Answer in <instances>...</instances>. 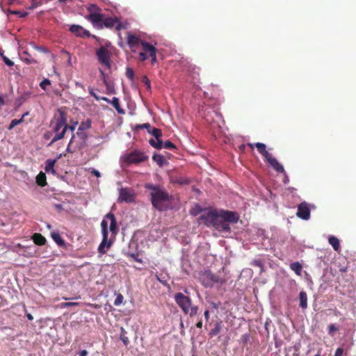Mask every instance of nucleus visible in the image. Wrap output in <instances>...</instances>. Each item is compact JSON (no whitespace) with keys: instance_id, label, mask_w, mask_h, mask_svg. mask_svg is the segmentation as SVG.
I'll list each match as a JSON object with an SVG mask.
<instances>
[{"instance_id":"nucleus-4","label":"nucleus","mask_w":356,"mask_h":356,"mask_svg":"<svg viewBox=\"0 0 356 356\" xmlns=\"http://www.w3.org/2000/svg\"><path fill=\"white\" fill-rule=\"evenodd\" d=\"M248 145L253 149L254 147L257 151L264 157L267 163L277 172H284V169L277 160L274 158L271 154L266 150V145L261 143H248Z\"/></svg>"},{"instance_id":"nucleus-17","label":"nucleus","mask_w":356,"mask_h":356,"mask_svg":"<svg viewBox=\"0 0 356 356\" xmlns=\"http://www.w3.org/2000/svg\"><path fill=\"white\" fill-rule=\"evenodd\" d=\"M108 220H110L109 230L111 232L112 235H113V236H115V235L118 234V228L117 225L116 218L114 214L112 213H107L102 220H106L108 222Z\"/></svg>"},{"instance_id":"nucleus-27","label":"nucleus","mask_w":356,"mask_h":356,"mask_svg":"<svg viewBox=\"0 0 356 356\" xmlns=\"http://www.w3.org/2000/svg\"><path fill=\"white\" fill-rule=\"evenodd\" d=\"M21 59L23 62L29 65L38 63V61L35 59L32 58L31 56L26 51H24L21 56Z\"/></svg>"},{"instance_id":"nucleus-40","label":"nucleus","mask_w":356,"mask_h":356,"mask_svg":"<svg viewBox=\"0 0 356 356\" xmlns=\"http://www.w3.org/2000/svg\"><path fill=\"white\" fill-rule=\"evenodd\" d=\"M142 82L145 85L148 90L151 89L150 80L147 78V76L145 75L142 77Z\"/></svg>"},{"instance_id":"nucleus-11","label":"nucleus","mask_w":356,"mask_h":356,"mask_svg":"<svg viewBox=\"0 0 356 356\" xmlns=\"http://www.w3.org/2000/svg\"><path fill=\"white\" fill-rule=\"evenodd\" d=\"M99 62L105 65L106 67L110 68L111 60H110V53L108 50L104 47H101L96 52Z\"/></svg>"},{"instance_id":"nucleus-26","label":"nucleus","mask_w":356,"mask_h":356,"mask_svg":"<svg viewBox=\"0 0 356 356\" xmlns=\"http://www.w3.org/2000/svg\"><path fill=\"white\" fill-rule=\"evenodd\" d=\"M111 104L113 106L119 114L124 115L125 113L124 110L120 106V100L118 97H113Z\"/></svg>"},{"instance_id":"nucleus-31","label":"nucleus","mask_w":356,"mask_h":356,"mask_svg":"<svg viewBox=\"0 0 356 356\" xmlns=\"http://www.w3.org/2000/svg\"><path fill=\"white\" fill-rule=\"evenodd\" d=\"M290 268L293 270L296 275H301L302 266L298 261L293 262L290 265Z\"/></svg>"},{"instance_id":"nucleus-14","label":"nucleus","mask_w":356,"mask_h":356,"mask_svg":"<svg viewBox=\"0 0 356 356\" xmlns=\"http://www.w3.org/2000/svg\"><path fill=\"white\" fill-rule=\"evenodd\" d=\"M213 228L220 232L230 233L231 232V227L226 222L225 220L222 218L220 213L216 220V222L213 226Z\"/></svg>"},{"instance_id":"nucleus-7","label":"nucleus","mask_w":356,"mask_h":356,"mask_svg":"<svg viewBox=\"0 0 356 356\" xmlns=\"http://www.w3.org/2000/svg\"><path fill=\"white\" fill-rule=\"evenodd\" d=\"M90 14L86 17V19L90 21L92 24H96L99 27L104 19V14L100 13L101 10L95 4H91L88 8Z\"/></svg>"},{"instance_id":"nucleus-10","label":"nucleus","mask_w":356,"mask_h":356,"mask_svg":"<svg viewBox=\"0 0 356 356\" xmlns=\"http://www.w3.org/2000/svg\"><path fill=\"white\" fill-rule=\"evenodd\" d=\"M175 299L177 304L181 308L185 314H188L191 305V299L181 293H176Z\"/></svg>"},{"instance_id":"nucleus-33","label":"nucleus","mask_w":356,"mask_h":356,"mask_svg":"<svg viewBox=\"0 0 356 356\" xmlns=\"http://www.w3.org/2000/svg\"><path fill=\"white\" fill-rule=\"evenodd\" d=\"M11 103L8 95L0 93V107L4 105H8Z\"/></svg>"},{"instance_id":"nucleus-32","label":"nucleus","mask_w":356,"mask_h":356,"mask_svg":"<svg viewBox=\"0 0 356 356\" xmlns=\"http://www.w3.org/2000/svg\"><path fill=\"white\" fill-rule=\"evenodd\" d=\"M149 144L156 149H161L163 148V141L159 139L151 138L149 140Z\"/></svg>"},{"instance_id":"nucleus-44","label":"nucleus","mask_w":356,"mask_h":356,"mask_svg":"<svg viewBox=\"0 0 356 356\" xmlns=\"http://www.w3.org/2000/svg\"><path fill=\"white\" fill-rule=\"evenodd\" d=\"M251 264L254 266L259 268L261 269V271L263 270L264 265L261 260H259V259L254 260V261H252Z\"/></svg>"},{"instance_id":"nucleus-28","label":"nucleus","mask_w":356,"mask_h":356,"mask_svg":"<svg viewBox=\"0 0 356 356\" xmlns=\"http://www.w3.org/2000/svg\"><path fill=\"white\" fill-rule=\"evenodd\" d=\"M56 160L48 159L46 161V165L44 170L47 172H51L52 174H55L56 171L54 170V164L56 163Z\"/></svg>"},{"instance_id":"nucleus-20","label":"nucleus","mask_w":356,"mask_h":356,"mask_svg":"<svg viewBox=\"0 0 356 356\" xmlns=\"http://www.w3.org/2000/svg\"><path fill=\"white\" fill-rule=\"evenodd\" d=\"M117 22H118V18L116 17H104V19L102 20L99 28L106 27V28L111 29L113 26H115V25L116 24Z\"/></svg>"},{"instance_id":"nucleus-54","label":"nucleus","mask_w":356,"mask_h":356,"mask_svg":"<svg viewBox=\"0 0 356 356\" xmlns=\"http://www.w3.org/2000/svg\"><path fill=\"white\" fill-rule=\"evenodd\" d=\"M13 14L18 15L19 17H25L28 15V13L22 11H14Z\"/></svg>"},{"instance_id":"nucleus-47","label":"nucleus","mask_w":356,"mask_h":356,"mask_svg":"<svg viewBox=\"0 0 356 356\" xmlns=\"http://www.w3.org/2000/svg\"><path fill=\"white\" fill-rule=\"evenodd\" d=\"M19 124H20V120H18L17 119H14L10 122V125L8 129L9 130H12L15 127H16L17 125H18Z\"/></svg>"},{"instance_id":"nucleus-24","label":"nucleus","mask_w":356,"mask_h":356,"mask_svg":"<svg viewBox=\"0 0 356 356\" xmlns=\"http://www.w3.org/2000/svg\"><path fill=\"white\" fill-rule=\"evenodd\" d=\"M152 159L159 167H163L165 164L168 163L165 157L159 154H154L152 156Z\"/></svg>"},{"instance_id":"nucleus-34","label":"nucleus","mask_w":356,"mask_h":356,"mask_svg":"<svg viewBox=\"0 0 356 356\" xmlns=\"http://www.w3.org/2000/svg\"><path fill=\"white\" fill-rule=\"evenodd\" d=\"M91 120L88 119L86 121L81 122L78 129L79 131H86L91 128Z\"/></svg>"},{"instance_id":"nucleus-12","label":"nucleus","mask_w":356,"mask_h":356,"mask_svg":"<svg viewBox=\"0 0 356 356\" xmlns=\"http://www.w3.org/2000/svg\"><path fill=\"white\" fill-rule=\"evenodd\" d=\"M76 136V142L74 144V149H83L87 144L88 134L84 131H79L77 129L76 133L74 134Z\"/></svg>"},{"instance_id":"nucleus-59","label":"nucleus","mask_w":356,"mask_h":356,"mask_svg":"<svg viewBox=\"0 0 356 356\" xmlns=\"http://www.w3.org/2000/svg\"><path fill=\"white\" fill-rule=\"evenodd\" d=\"M204 318H205L206 321H208L209 318V310H206L204 312Z\"/></svg>"},{"instance_id":"nucleus-57","label":"nucleus","mask_w":356,"mask_h":356,"mask_svg":"<svg viewBox=\"0 0 356 356\" xmlns=\"http://www.w3.org/2000/svg\"><path fill=\"white\" fill-rule=\"evenodd\" d=\"M115 26V30L116 31H120L123 28L122 24L120 22L119 20H118V22L116 23Z\"/></svg>"},{"instance_id":"nucleus-58","label":"nucleus","mask_w":356,"mask_h":356,"mask_svg":"<svg viewBox=\"0 0 356 356\" xmlns=\"http://www.w3.org/2000/svg\"><path fill=\"white\" fill-rule=\"evenodd\" d=\"M88 354L86 350H83L79 353V356H87Z\"/></svg>"},{"instance_id":"nucleus-38","label":"nucleus","mask_w":356,"mask_h":356,"mask_svg":"<svg viewBox=\"0 0 356 356\" xmlns=\"http://www.w3.org/2000/svg\"><path fill=\"white\" fill-rule=\"evenodd\" d=\"M163 148L168 149H176V146L170 140H166L163 143Z\"/></svg>"},{"instance_id":"nucleus-19","label":"nucleus","mask_w":356,"mask_h":356,"mask_svg":"<svg viewBox=\"0 0 356 356\" xmlns=\"http://www.w3.org/2000/svg\"><path fill=\"white\" fill-rule=\"evenodd\" d=\"M70 31L76 36L82 38H88L90 33L88 31L84 29L81 26L73 24L70 27Z\"/></svg>"},{"instance_id":"nucleus-22","label":"nucleus","mask_w":356,"mask_h":356,"mask_svg":"<svg viewBox=\"0 0 356 356\" xmlns=\"http://www.w3.org/2000/svg\"><path fill=\"white\" fill-rule=\"evenodd\" d=\"M33 242L38 245H43L46 243V238L40 233H35L32 236Z\"/></svg>"},{"instance_id":"nucleus-13","label":"nucleus","mask_w":356,"mask_h":356,"mask_svg":"<svg viewBox=\"0 0 356 356\" xmlns=\"http://www.w3.org/2000/svg\"><path fill=\"white\" fill-rule=\"evenodd\" d=\"M296 216L302 220H307L310 218V209L307 202H303L298 206Z\"/></svg>"},{"instance_id":"nucleus-30","label":"nucleus","mask_w":356,"mask_h":356,"mask_svg":"<svg viewBox=\"0 0 356 356\" xmlns=\"http://www.w3.org/2000/svg\"><path fill=\"white\" fill-rule=\"evenodd\" d=\"M36 183L40 186H44L47 185L46 175L44 172H40L36 177Z\"/></svg>"},{"instance_id":"nucleus-2","label":"nucleus","mask_w":356,"mask_h":356,"mask_svg":"<svg viewBox=\"0 0 356 356\" xmlns=\"http://www.w3.org/2000/svg\"><path fill=\"white\" fill-rule=\"evenodd\" d=\"M59 116L54 117V120L50 122V127L54 133V136L51 138L47 146H51L54 143L63 139L67 131V127L64 126L65 124V113L58 110Z\"/></svg>"},{"instance_id":"nucleus-23","label":"nucleus","mask_w":356,"mask_h":356,"mask_svg":"<svg viewBox=\"0 0 356 356\" xmlns=\"http://www.w3.org/2000/svg\"><path fill=\"white\" fill-rule=\"evenodd\" d=\"M51 238L56 243V244L60 247H63L65 245V241L62 238L60 234L56 232H53L51 234Z\"/></svg>"},{"instance_id":"nucleus-9","label":"nucleus","mask_w":356,"mask_h":356,"mask_svg":"<svg viewBox=\"0 0 356 356\" xmlns=\"http://www.w3.org/2000/svg\"><path fill=\"white\" fill-rule=\"evenodd\" d=\"M218 216L219 213L216 211H211L202 214L199 218V220L208 227H213Z\"/></svg>"},{"instance_id":"nucleus-35","label":"nucleus","mask_w":356,"mask_h":356,"mask_svg":"<svg viewBox=\"0 0 356 356\" xmlns=\"http://www.w3.org/2000/svg\"><path fill=\"white\" fill-rule=\"evenodd\" d=\"M148 132L154 136L156 139H159L162 137V132L160 129L153 128L151 130H148Z\"/></svg>"},{"instance_id":"nucleus-49","label":"nucleus","mask_w":356,"mask_h":356,"mask_svg":"<svg viewBox=\"0 0 356 356\" xmlns=\"http://www.w3.org/2000/svg\"><path fill=\"white\" fill-rule=\"evenodd\" d=\"M198 307L197 306L192 307L191 305L190 309H189V314L191 316H194L197 314Z\"/></svg>"},{"instance_id":"nucleus-21","label":"nucleus","mask_w":356,"mask_h":356,"mask_svg":"<svg viewBox=\"0 0 356 356\" xmlns=\"http://www.w3.org/2000/svg\"><path fill=\"white\" fill-rule=\"evenodd\" d=\"M328 242H329L330 245H332V247L333 248V249L335 251H337V252L340 251V250H341L340 242H339V240L336 236H330L328 238Z\"/></svg>"},{"instance_id":"nucleus-62","label":"nucleus","mask_w":356,"mask_h":356,"mask_svg":"<svg viewBox=\"0 0 356 356\" xmlns=\"http://www.w3.org/2000/svg\"><path fill=\"white\" fill-rule=\"evenodd\" d=\"M92 173L97 177H100V172L98 170H93Z\"/></svg>"},{"instance_id":"nucleus-55","label":"nucleus","mask_w":356,"mask_h":356,"mask_svg":"<svg viewBox=\"0 0 356 356\" xmlns=\"http://www.w3.org/2000/svg\"><path fill=\"white\" fill-rule=\"evenodd\" d=\"M343 348H338L336 350V352H335L334 356H341V355H343Z\"/></svg>"},{"instance_id":"nucleus-61","label":"nucleus","mask_w":356,"mask_h":356,"mask_svg":"<svg viewBox=\"0 0 356 356\" xmlns=\"http://www.w3.org/2000/svg\"><path fill=\"white\" fill-rule=\"evenodd\" d=\"M132 257L134 259V260L138 263H142L143 261L141 259L138 258L136 255L132 254Z\"/></svg>"},{"instance_id":"nucleus-48","label":"nucleus","mask_w":356,"mask_h":356,"mask_svg":"<svg viewBox=\"0 0 356 356\" xmlns=\"http://www.w3.org/2000/svg\"><path fill=\"white\" fill-rule=\"evenodd\" d=\"M54 135V133L52 131V130L49 131H47L43 135V138L44 140H51V138H53V136Z\"/></svg>"},{"instance_id":"nucleus-1","label":"nucleus","mask_w":356,"mask_h":356,"mask_svg":"<svg viewBox=\"0 0 356 356\" xmlns=\"http://www.w3.org/2000/svg\"><path fill=\"white\" fill-rule=\"evenodd\" d=\"M145 188L150 191L153 207L159 211H163L165 208L164 204L170 201L168 192L159 185L148 184L145 185Z\"/></svg>"},{"instance_id":"nucleus-42","label":"nucleus","mask_w":356,"mask_h":356,"mask_svg":"<svg viewBox=\"0 0 356 356\" xmlns=\"http://www.w3.org/2000/svg\"><path fill=\"white\" fill-rule=\"evenodd\" d=\"M117 296H116V298L114 301V305L115 306H119L122 303V300H123V296L118 293V294H115Z\"/></svg>"},{"instance_id":"nucleus-18","label":"nucleus","mask_w":356,"mask_h":356,"mask_svg":"<svg viewBox=\"0 0 356 356\" xmlns=\"http://www.w3.org/2000/svg\"><path fill=\"white\" fill-rule=\"evenodd\" d=\"M127 41L131 49L136 48L139 44L142 46V42H145L144 40H141L138 36L131 32H128L127 34Z\"/></svg>"},{"instance_id":"nucleus-15","label":"nucleus","mask_w":356,"mask_h":356,"mask_svg":"<svg viewBox=\"0 0 356 356\" xmlns=\"http://www.w3.org/2000/svg\"><path fill=\"white\" fill-rule=\"evenodd\" d=\"M220 214L229 225V223H236L239 220V215L236 211H221Z\"/></svg>"},{"instance_id":"nucleus-37","label":"nucleus","mask_w":356,"mask_h":356,"mask_svg":"<svg viewBox=\"0 0 356 356\" xmlns=\"http://www.w3.org/2000/svg\"><path fill=\"white\" fill-rule=\"evenodd\" d=\"M32 47L34 49H35L40 52H42V53H45V54L49 53V49L44 46H39V45H37V44L33 43Z\"/></svg>"},{"instance_id":"nucleus-50","label":"nucleus","mask_w":356,"mask_h":356,"mask_svg":"<svg viewBox=\"0 0 356 356\" xmlns=\"http://www.w3.org/2000/svg\"><path fill=\"white\" fill-rule=\"evenodd\" d=\"M136 129H146L148 131V130H151V125L149 123L138 124L136 126Z\"/></svg>"},{"instance_id":"nucleus-43","label":"nucleus","mask_w":356,"mask_h":356,"mask_svg":"<svg viewBox=\"0 0 356 356\" xmlns=\"http://www.w3.org/2000/svg\"><path fill=\"white\" fill-rule=\"evenodd\" d=\"M90 95H92L97 100L102 99L107 103L111 104V100H110L108 98H107L106 97H98L97 95H96L95 93H94L92 92H90Z\"/></svg>"},{"instance_id":"nucleus-39","label":"nucleus","mask_w":356,"mask_h":356,"mask_svg":"<svg viewBox=\"0 0 356 356\" xmlns=\"http://www.w3.org/2000/svg\"><path fill=\"white\" fill-rule=\"evenodd\" d=\"M149 57V56L148 52L145 51L144 50L143 51L140 52L138 54V60L140 61H145L147 60Z\"/></svg>"},{"instance_id":"nucleus-5","label":"nucleus","mask_w":356,"mask_h":356,"mask_svg":"<svg viewBox=\"0 0 356 356\" xmlns=\"http://www.w3.org/2000/svg\"><path fill=\"white\" fill-rule=\"evenodd\" d=\"M101 227L103 238L98 247V252L100 254H106L107 250L111 248L113 242L111 240L108 239V222L106 220L102 221Z\"/></svg>"},{"instance_id":"nucleus-36","label":"nucleus","mask_w":356,"mask_h":356,"mask_svg":"<svg viewBox=\"0 0 356 356\" xmlns=\"http://www.w3.org/2000/svg\"><path fill=\"white\" fill-rule=\"evenodd\" d=\"M221 330V323H216L214 327L210 331V334L212 336L217 335Z\"/></svg>"},{"instance_id":"nucleus-51","label":"nucleus","mask_w":356,"mask_h":356,"mask_svg":"<svg viewBox=\"0 0 356 356\" xmlns=\"http://www.w3.org/2000/svg\"><path fill=\"white\" fill-rule=\"evenodd\" d=\"M174 182L181 185L188 184L189 183L188 180L184 178L177 179Z\"/></svg>"},{"instance_id":"nucleus-64","label":"nucleus","mask_w":356,"mask_h":356,"mask_svg":"<svg viewBox=\"0 0 356 356\" xmlns=\"http://www.w3.org/2000/svg\"><path fill=\"white\" fill-rule=\"evenodd\" d=\"M346 269H347V268L345 266H340L339 271L341 272V273H344V272L346 271Z\"/></svg>"},{"instance_id":"nucleus-8","label":"nucleus","mask_w":356,"mask_h":356,"mask_svg":"<svg viewBox=\"0 0 356 356\" xmlns=\"http://www.w3.org/2000/svg\"><path fill=\"white\" fill-rule=\"evenodd\" d=\"M136 194L134 191L129 188H122L120 190L118 202L132 203L135 202Z\"/></svg>"},{"instance_id":"nucleus-46","label":"nucleus","mask_w":356,"mask_h":356,"mask_svg":"<svg viewBox=\"0 0 356 356\" xmlns=\"http://www.w3.org/2000/svg\"><path fill=\"white\" fill-rule=\"evenodd\" d=\"M78 124V122H75L73 124L69 125L67 123V115L65 114V124L64 126L67 127V130L70 129L72 132H74L75 130L76 125Z\"/></svg>"},{"instance_id":"nucleus-63","label":"nucleus","mask_w":356,"mask_h":356,"mask_svg":"<svg viewBox=\"0 0 356 356\" xmlns=\"http://www.w3.org/2000/svg\"><path fill=\"white\" fill-rule=\"evenodd\" d=\"M329 329H330V332H332V331L336 330H337V327H335V325H334L331 324V325H330V326H329Z\"/></svg>"},{"instance_id":"nucleus-3","label":"nucleus","mask_w":356,"mask_h":356,"mask_svg":"<svg viewBox=\"0 0 356 356\" xmlns=\"http://www.w3.org/2000/svg\"><path fill=\"white\" fill-rule=\"evenodd\" d=\"M199 280L204 287H220L226 280L221 273L213 274L211 270H207L199 274Z\"/></svg>"},{"instance_id":"nucleus-45","label":"nucleus","mask_w":356,"mask_h":356,"mask_svg":"<svg viewBox=\"0 0 356 356\" xmlns=\"http://www.w3.org/2000/svg\"><path fill=\"white\" fill-rule=\"evenodd\" d=\"M126 75L129 79L133 80L134 76V70L131 68L128 67L126 71Z\"/></svg>"},{"instance_id":"nucleus-25","label":"nucleus","mask_w":356,"mask_h":356,"mask_svg":"<svg viewBox=\"0 0 356 356\" xmlns=\"http://www.w3.org/2000/svg\"><path fill=\"white\" fill-rule=\"evenodd\" d=\"M300 307L305 309L307 307V295L304 291H301L299 294Z\"/></svg>"},{"instance_id":"nucleus-16","label":"nucleus","mask_w":356,"mask_h":356,"mask_svg":"<svg viewBox=\"0 0 356 356\" xmlns=\"http://www.w3.org/2000/svg\"><path fill=\"white\" fill-rule=\"evenodd\" d=\"M142 48L143 50L148 52L149 56L151 58V63L154 65L157 62L156 49L147 42H142Z\"/></svg>"},{"instance_id":"nucleus-56","label":"nucleus","mask_w":356,"mask_h":356,"mask_svg":"<svg viewBox=\"0 0 356 356\" xmlns=\"http://www.w3.org/2000/svg\"><path fill=\"white\" fill-rule=\"evenodd\" d=\"M78 303L77 302H65L63 304V307H70V306H74V305H77Z\"/></svg>"},{"instance_id":"nucleus-29","label":"nucleus","mask_w":356,"mask_h":356,"mask_svg":"<svg viewBox=\"0 0 356 356\" xmlns=\"http://www.w3.org/2000/svg\"><path fill=\"white\" fill-rule=\"evenodd\" d=\"M75 142H76V136H75L74 134H73L70 140V142L67 145V147L66 148V152H67L69 153H73L76 150L79 149H74Z\"/></svg>"},{"instance_id":"nucleus-41","label":"nucleus","mask_w":356,"mask_h":356,"mask_svg":"<svg viewBox=\"0 0 356 356\" xmlns=\"http://www.w3.org/2000/svg\"><path fill=\"white\" fill-rule=\"evenodd\" d=\"M42 4V0H32L29 9H35Z\"/></svg>"},{"instance_id":"nucleus-60","label":"nucleus","mask_w":356,"mask_h":356,"mask_svg":"<svg viewBox=\"0 0 356 356\" xmlns=\"http://www.w3.org/2000/svg\"><path fill=\"white\" fill-rule=\"evenodd\" d=\"M29 115V112H26L24 113L20 119H18V120H20V124L24 122V117Z\"/></svg>"},{"instance_id":"nucleus-6","label":"nucleus","mask_w":356,"mask_h":356,"mask_svg":"<svg viewBox=\"0 0 356 356\" xmlns=\"http://www.w3.org/2000/svg\"><path fill=\"white\" fill-rule=\"evenodd\" d=\"M147 159L148 156L139 151H134L127 154L123 158L124 162L128 165L131 164H138L146 161Z\"/></svg>"},{"instance_id":"nucleus-52","label":"nucleus","mask_w":356,"mask_h":356,"mask_svg":"<svg viewBox=\"0 0 356 356\" xmlns=\"http://www.w3.org/2000/svg\"><path fill=\"white\" fill-rule=\"evenodd\" d=\"M50 84H51L50 81L48 79H45L42 81H41V83H40V86L42 89L45 90L46 86H49Z\"/></svg>"},{"instance_id":"nucleus-53","label":"nucleus","mask_w":356,"mask_h":356,"mask_svg":"<svg viewBox=\"0 0 356 356\" xmlns=\"http://www.w3.org/2000/svg\"><path fill=\"white\" fill-rule=\"evenodd\" d=\"M2 59L3 60L4 63L8 66H13L14 65V63L11 60H10L8 57H6V56H3Z\"/></svg>"}]
</instances>
